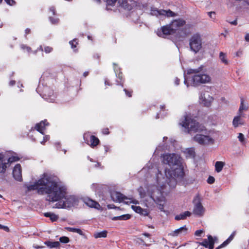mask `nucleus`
<instances>
[{
	"mask_svg": "<svg viewBox=\"0 0 249 249\" xmlns=\"http://www.w3.org/2000/svg\"><path fill=\"white\" fill-rule=\"evenodd\" d=\"M27 191L37 190L39 195H46V200L54 202L59 200L65 192L64 189L58 184V178L52 175L44 173L34 184L27 186Z\"/></svg>",
	"mask_w": 249,
	"mask_h": 249,
	"instance_id": "f257e3e1",
	"label": "nucleus"
},
{
	"mask_svg": "<svg viewBox=\"0 0 249 249\" xmlns=\"http://www.w3.org/2000/svg\"><path fill=\"white\" fill-rule=\"evenodd\" d=\"M184 128V131L193 134L196 133L193 140L203 145L213 144L214 140L209 135V131L206 127L192 119L190 116H185L179 123Z\"/></svg>",
	"mask_w": 249,
	"mask_h": 249,
	"instance_id": "f03ea898",
	"label": "nucleus"
},
{
	"mask_svg": "<svg viewBox=\"0 0 249 249\" xmlns=\"http://www.w3.org/2000/svg\"><path fill=\"white\" fill-rule=\"evenodd\" d=\"M177 167L172 170H165V175L166 178L162 177V175L158 169V173L157 174L156 178L158 182L162 183L161 187L162 188L165 183H167L170 187L174 188L177 184L176 178H182L184 176L183 168L180 166V164Z\"/></svg>",
	"mask_w": 249,
	"mask_h": 249,
	"instance_id": "7ed1b4c3",
	"label": "nucleus"
},
{
	"mask_svg": "<svg viewBox=\"0 0 249 249\" xmlns=\"http://www.w3.org/2000/svg\"><path fill=\"white\" fill-rule=\"evenodd\" d=\"M158 186H152L148 189V195L150 196V198L159 206V208L161 211H163V207L165 204V198L163 196L161 190L163 189L166 185L162 188L161 185L162 183L159 184L157 180Z\"/></svg>",
	"mask_w": 249,
	"mask_h": 249,
	"instance_id": "20e7f679",
	"label": "nucleus"
},
{
	"mask_svg": "<svg viewBox=\"0 0 249 249\" xmlns=\"http://www.w3.org/2000/svg\"><path fill=\"white\" fill-rule=\"evenodd\" d=\"M58 184L59 186L62 187L64 189V194L61 198L59 200L54 201V202H58L55 205L56 208H70L73 206L77 203V199L74 196H68L67 195V189L64 186L60 184L59 179H58Z\"/></svg>",
	"mask_w": 249,
	"mask_h": 249,
	"instance_id": "39448f33",
	"label": "nucleus"
},
{
	"mask_svg": "<svg viewBox=\"0 0 249 249\" xmlns=\"http://www.w3.org/2000/svg\"><path fill=\"white\" fill-rule=\"evenodd\" d=\"M201 70V68H199L195 69H190L187 70V74H195L192 78L193 85L195 86L200 84L208 83L210 82L211 80V78L209 75L206 74H198Z\"/></svg>",
	"mask_w": 249,
	"mask_h": 249,
	"instance_id": "423d86ee",
	"label": "nucleus"
},
{
	"mask_svg": "<svg viewBox=\"0 0 249 249\" xmlns=\"http://www.w3.org/2000/svg\"><path fill=\"white\" fill-rule=\"evenodd\" d=\"M189 46L192 51L196 53L202 48V39L200 35L195 34L189 39Z\"/></svg>",
	"mask_w": 249,
	"mask_h": 249,
	"instance_id": "0eeeda50",
	"label": "nucleus"
},
{
	"mask_svg": "<svg viewBox=\"0 0 249 249\" xmlns=\"http://www.w3.org/2000/svg\"><path fill=\"white\" fill-rule=\"evenodd\" d=\"M162 162L169 166H178L180 164V157L176 154H165L162 156Z\"/></svg>",
	"mask_w": 249,
	"mask_h": 249,
	"instance_id": "6e6552de",
	"label": "nucleus"
},
{
	"mask_svg": "<svg viewBox=\"0 0 249 249\" xmlns=\"http://www.w3.org/2000/svg\"><path fill=\"white\" fill-rule=\"evenodd\" d=\"M111 197L114 202H121L124 201L126 203H133L135 204H139L137 200H131L130 199L127 198L122 194L118 192H113L111 193Z\"/></svg>",
	"mask_w": 249,
	"mask_h": 249,
	"instance_id": "1a4fd4ad",
	"label": "nucleus"
},
{
	"mask_svg": "<svg viewBox=\"0 0 249 249\" xmlns=\"http://www.w3.org/2000/svg\"><path fill=\"white\" fill-rule=\"evenodd\" d=\"M193 202L194 204L193 213L196 215L201 216L204 212V209L201 204L199 196H196L195 197Z\"/></svg>",
	"mask_w": 249,
	"mask_h": 249,
	"instance_id": "9d476101",
	"label": "nucleus"
},
{
	"mask_svg": "<svg viewBox=\"0 0 249 249\" xmlns=\"http://www.w3.org/2000/svg\"><path fill=\"white\" fill-rule=\"evenodd\" d=\"M199 99L200 103L206 107H209L213 101V98L207 91L201 92Z\"/></svg>",
	"mask_w": 249,
	"mask_h": 249,
	"instance_id": "9b49d317",
	"label": "nucleus"
},
{
	"mask_svg": "<svg viewBox=\"0 0 249 249\" xmlns=\"http://www.w3.org/2000/svg\"><path fill=\"white\" fill-rule=\"evenodd\" d=\"M161 30V32H158L157 35L158 36L163 37H164V36L171 35L174 33L175 32L170 24L169 25L162 27Z\"/></svg>",
	"mask_w": 249,
	"mask_h": 249,
	"instance_id": "f8f14e48",
	"label": "nucleus"
},
{
	"mask_svg": "<svg viewBox=\"0 0 249 249\" xmlns=\"http://www.w3.org/2000/svg\"><path fill=\"white\" fill-rule=\"evenodd\" d=\"M8 166H9L5 155L3 153H0V173H4Z\"/></svg>",
	"mask_w": 249,
	"mask_h": 249,
	"instance_id": "ddd939ff",
	"label": "nucleus"
},
{
	"mask_svg": "<svg viewBox=\"0 0 249 249\" xmlns=\"http://www.w3.org/2000/svg\"><path fill=\"white\" fill-rule=\"evenodd\" d=\"M13 176L17 180L19 181L22 180L21 167L19 164H17L15 166L13 171Z\"/></svg>",
	"mask_w": 249,
	"mask_h": 249,
	"instance_id": "4468645a",
	"label": "nucleus"
},
{
	"mask_svg": "<svg viewBox=\"0 0 249 249\" xmlns=\"http://www.w3.org/2000/svg\"><path fill=\"white\" fill-rule=\"evenodd\" d=\"M185 23L186 22L184 20L181 18H179L178 19L174 20L170 24V25L175 32L179 28L184 25Z\"/></svg>",
	"mask_w": 249,
	"mask_h": 249,
	"instance_id": "2eb2a0df",
	"label": "nucleus"
},
{
	"mask_svg": "<svg viewBox=\"0 0 249 249\" xmlns=\"http://www.w3.org/2000/svg\"><path fill=\"white\" fill-rule=\"evenodd\" d=\"M85 203L88 206L94 208L97 210H100L101 209V206L100 204L96 201H95L91 199L87 198L85 199L84 200Z\"/></svg>",
	"mask_w": 249,
	"mask_h": 249,
	"instance_id": "dca6fc26",
	"label": "nucleus"
},
{
	"mask_svg": "<svg viewBox=\"0 0 249 249\" xmlns=\"http://www.w3.org/2000/svg\"><path fill=\"white\" fill-rule=\"evenodd\" d=\"M131 208L137 213H140L143 215H147L149 213L147 209H143L140 206L132 205Z\"/></svg>",
	"mask_w": 249,
	"mask_h": 249,
	"instance_id": "f3484780",
	"label": "nucleus"
},
{
	"mask_svg": "<svg viewBox=\"0 0 249 249\" xmlns=\"http://www.w3.org/2000/svg\"><path fill=\"white\" fill-rule=\"evenodd\" d=\"M48 124V123H46V121H42L36 125L35 128L40 133L44 134V130L45 129V126Z\"/></svg>",
	"mask_w": 249,
	"mask_h": 249,
	"instance_id": "a211bd4d",
	"label": "nucleus"
},
{
	"mask_svg": "<svg viewBox=\"0 0 249 249\" xmlns=\"http://www.w3.org/2000/svg\"><path fill=\"white\" fill-rule=\"evenodd\" d=\"M120 6L127 10H131L132 6L128 3L127 0H117Z\"/></svg>",
	"mask_w": 249,
	"mask_h": 249,
	"instance_id": "6ab92c4d",
	"label": "nucleus"
},
{
	"mask_svg": "<svg viewBox=\"0 0 249 249\" xmlns=\"http://www.w3.org/2000/svg\"><path fill=\"white\" fill-rule=\"evenodd\" d=\"M187 229L186 226L180 227V228L175 230L173 232L170 233V235L173 236H177L178 234L182 233H185L187 232Z\"/></svg>",
	"mask_w": 249,
	"mask_h": 249,
	"instance_id": "aec40b11",
	"label": "nucleus"
},
{
	"mask_svg": "<svg viewBox=\"0 0 249 249\" xmlns=\"http://www.w3.org/2000/svg\"><path fill=\"white\" fill-rule=\"evenodd\" d=\"M186 157L188 158H193L195 157V151L193 148L186 149L184 151Z\"/></svg>",
	"mask_w": 249,
	"mask_h": 249,
	"instance_id": "412c9836",
	"label": "nucleus"
},
{
	"mask_svg": "<svg viewBox=\"0 0 249 249\" xmlns=\"http://www.w3.org/2000/svg\"><path fill=\"white\" fill-rule=\"evenodd\" d=\"M244 124L243 120L241 119L240 115L235 116L232 121V124L234 127H237L239 124L242 125Z\"/></svg>",
	"mask_w": 249,
	"mask_h": 249,
	"instance_id": "4be33fe9",
	"label": "nucleus"
},
{
	"mask_svg": "<svg viewBox=\"0 0 249 249\" xmlns=\"http://www.w3.org/2000/svg\"><path fill=\"white\" fill-rule=\"evenodd\" d=\"M161 15L166 16L167 17H174L177 16V14L173 12L170 10H161Z\"/></svg>",
	"mask_w": 249,
	"mask_h": 249,
	"instance_id": "5701e85b",
	"label": "nucleus"
},
{
	"mask_svg": "<svg viewBox=\"0 0 249 249\" xmlns=\"http://www.w3.org/2000/svg\"><path fill=\"white\" fill-rule=\"evenodd\" d=\"M234 235L235 232H233L225 241H224L221 245L217 247L216 249H219L226 246L233 239Z\"/></svg>",
	"mask_w": 249,
	"mask_h": 249,
	"instance_id": "b1692460",
	"label": "nucleus"
},
{
	"mask_svg": "<svg viewBox=\"0 0 249 249\" xmlns=\"http://www.w3.org/2000/svg\"><path fill=\"white\" fill-rule=\"evenodd\" d=\"M191 214V213L189 211H186L183 213H180L175 216V219L177 220H179L181 219H185L187 216H189Z\"/></svg>",
	"mask_w": 249,
	"mask_h": 249,
	"instance_id": "393cba45",
	"label": "nucleus"
},
{
	"mask_svg": "<svg viewBox=\"0 0 249 249\" xmlns=\"http://www.w3.org/2000/svg\"><path fill=\"white\" fill-rule=\"evenodd\" d=\"M131 217V215L129 214H123L118 216H114L112 218L113 220H126Z\"/></svg>",
	"mask_w": 249,
	"mask_h": 249,
	"instance_id": "a878e982",
	"label": "nucleus"
},
{
	"mask_svg": "<svg viewBox=\"0 0 249 249\" xmlns=\"http://www.w3.org/2000/svg\"><path fill=\"white\" fill-rule=\"evenodd\" d=\"M45 244L50 248H58L60 246V243L58 241L51 242L46 241Z\"/></svg>",
	"mask_w": 249,
	"mask_h": 249,
	"instance_id": "bb28decb",
	"label": "nucleus"
},
{
	"mask_svg": "<svg viewBox=\"0 0 249 249\" xmlns=\"http://www.w3.org/2000/svg\"><path fill=\"white\" fill-rule=\"evenodd\" d=\"M224 165H225V163L224 162L216 161L215 163V171L217 173L220 172L222 171Z\"/></svg>",
	"mask_w": 249,
	"mask_h": 249,
	"instance_id": "cd10ccee",
	"label": "nucleus"
},
{
	"mask_svg": "<svg viewBox=\"0 0 249 249\" xmlns=\"http://www.w3.org/2000/svg\"><path fill=\"white\" fill-rule=\"evenodd\" d=\"M219 59L221 62L225 65H228L229 64V61L227 58L226 54L222 52L219 53Z\"/></svg>",
	"mask_w": 249,
	"mask_h": 249,
	"instance_id": "c85d7f7f",
	"label": "nucleus"
},
{
	"mask_svg": "<svg viewBox=\"0 0 249 249\" xmlns=\"http://www.w3.org/2000/svg\"><path fill=\"white\" fill-rule=\"evenodd\" d=\"M44 215L45 217H49L52 221H55L58 218V215L52 213H44Z\"/></svg>",
	"mask_w": 249,
	"mask_h": 249,
	"instance_id": "c756f323",
	"label": "nucleus"
},
{
	"mask_svg": "<svg viewBox=\"0 0 249 249\" xmlns=\"http://www.w3.org/2000/svg\"><path fill=\"white\" fill-rule=\"evenodd\" d=\"M90 141L91 142L90 146L91 147H94L96 146L99 142V139L93 135L90 136Z\"/></svg>",
	"mask_w": 249,
	"mask_h": 249,
	"instance_id": "7c9ffc66",
	"label": "nucleus"
},
{
	"mask_svg": "<svg viewBox=\"0 0 249 249\" xmlns=\"http://www.w3.org/2000/svg\"><path fill=\"white\" fill-rule=\"evenodd\" d=\"M66 229L69 231L76 232L80 235H83V231L80 229H77L72 227H66Z\"/></svg>",
	"mask_w": 249,
	"mask_h": 249,
	"instance_id": "2f4dec72",
	"label": "nucleus"
},
{
	"mask_svg": "<svg viewBox=\"0 0 249 249\" xmlns=\"http://www.w3.org/2000/svg\"><path fill=\"white\" fill-rule=\"evenodd\" d=\"M107 235V231H103L101 232L95 233L94 234V236L95 238H105L106 237Z\"/></svg>",
	"mask_w": 249,
	"mask_h": 249,
	"instance_id": "473e14b6",
	"label": "nucleus"
},
{
	"mask_svg": "<svg viewBox=\"0 0 249 249\" xmlns=\"http://www.w3.org/2000/svg\"><path fill=\"white\" fill-rule=\"evenodd\" d=\"M208 238L209 240V245H208V248L209 249H213V247H214V239H213V237L210 235L208 236Z\"/></svg>",
	"mask_w": 249,
	"mask_h": 249,
	"instance_id": "72a5a7b5",
	"label": "nucleus"
},
{
	"mask_svg": "<svg viewBox=\"0 0 249 249\" xmlns=\"http://www.w3.org/2000/svg\"><path fill=\"white\" fill-rule=\"evenodd\" d=\"M161 10H158L156 8H151L150 14L153 16H158L159 15H161Z\"/></svg>",
	"mask_w": 249,
	"mask_h": 249,
	"instance_id": "f704fd0d",
	"label": "nucleus"
},
{
	"mask_svg": "<svg viewBox=\"0 0 249 249\" xmlns=\"http://www.w3.org/2000/svg\"><path fill=\"white\" fill-rule=\"evenodd\" d=\"M19 160V158L16 156H12L11 157H9L8 158H6L8 164V166H9V164L18 161Z\"/></svg>",
	"mask_w": 249,
	"mask_h": 249,
	"instance_id": "c9c22d12",
	"label": "nucleus"
},
{
	"mask_svg": "<svg viewBox=\"0 0 249 249\" xmlns=\"http://www.w3.org/2000/svg\"><path fill=\"white\" fill-rule=\"evenodd\" d=\"M97 2H100V0H94ZM107 4L111 6H113L115 5V3L117 2V0H105Z\"/></svg>",
	"mask_w": 249,
	"mask_h": 249,
	"instance_id": "e433bc0d",
	"label": "nucleus"
},
{
	"mask_svg": "<svg viewBox=\"0 0 249 249\" xmlns=\"http://www.w3.org/2000/svg\"><path fill=\"white\" fill-rule=\"evenodd\" d=\"M238 138L239 139V141L242 144H245L246 143L245 138L244 137V135L242 133H239L238 134Z\"/></svg>",
	"mask_w": 249,
	"mask_h": 249,
	"instance_id": "4c0bfd02",
	"label": "nucleus"
},
{
	"mask_svg": "<svg viewBox=\"0 0 249 249\" xmlns=\"http://www.w3.org/2000/svg\"><path fill=\"white\" fill-rule=\"evenodd\" d=\"M247 107L244 105V101L243 99L241 100V104H240V107H239V112L240 113H241V112H242L243 110H246L247 109Z\"/></svg>",
	"mask_w": 249,
	"mask_h": 249,
	"instance_id": "58836bf2",
	"label": "nucleus"
},
{
	"mask_svg": "<svg viewBox=\"0 0 249 249\" xmlns=\"http://www.w3.org/2000/svg\"><path fill=\"white\" fill-rule=\"evenodd\" d=\"M59 241L61 243H67L70 241L69 238L66 236H63L59 238Z\"/></svg>",
	"mask_w": 249,
	"mask_h": 249,
	"instance_id": "ea45409f",
	"label": "nucleus"
},
{
	"mask_svg": "<svg viewBox=\"0 0 249 249\" xmlns=\"http://www.w3.org/2000/svg\"><path fill=\"white\" fill-rule=\"evenodd\" d=\"M199 244L205 248H208L209 245V240L204 239L202 242L199 243Z\"/></svg>",
	"mask_w": 249,
	"mask_h": 249,
	"instance_id": "a19ab883",
	"label": "nucleus"
},
{
	"mask_svg": "<svg viewBox=\"0 0 249 249\" xmlns=\"http://www.w3.org/2000/svg\"><path fill=\"white\" fill-rule=\"evenodd\" d=\"M53 51V48L49 46H46L44 48V52L48 53H51Z\"/></svg>",
	"mask_w": 249,
	"mask_h": 249,
	"instance_id": "79ce46f5",
	"label": "nucleus"
},
{
	"mask_svg": "<svg viewBox=\"0 0 249 249\" xmlns=\"http://www.w3.org/2000/svg\"><path fill=\"white\" fill-rule=\"evenodd\" d=\"M21 48L23 50H26L28 52H30L31 50V48L30 47L27 46L26 45H21Z\"/></svg>",
	"mask_w": 249,
	"mask_h": 249,
	"instance_id": "37998d69",
	"label": "nucleus"
},
{
	"mask_svg": "<svg viewBox=\"0 0 249 249\" xmlns=\"http://www.w3.org/2000/svg\"><path fill=\"white\" fill-rule=\"evenodd\" d=\"M138 191L139 192V194H140V196L141 198H143L145 196V193L143 191V189L142 187L138 189Z\"/></svg>",
	"mask_w": 249,
	"mask_h": 249,
	"instance_id": "c03bdc74",
	"label": "nucleus"
},
{
	"mask_svg": "<svg viewBox=\"0 0 249 249\" xmlns=\"http://www.w3.org/2000/svg\"><path fill=\"white\" fill-rule=\"evenodd\" d=\"M214 180L215 179L213 177L210 176L208 178L207 182L209 184H213V183H214Z\"/></svg>",
	"mask_w": 249,
	"mask_h": 249,
	"instance_id": "a18cd8bd",
	"label": "nucleus"
},
{
	"mask_svg": "<svg viewBox=\"0 0 249 249\" xmlns=\"http://www.w3.org/2000/svg\"><path fill=\"white\" fill-rule=\"evenodd\" d=\"M50 20L53 24H56L58 22V19L55 18L50 17Z\"/></svg>",
	"mask_w": 249,
	"mask_h": 249,
	"instance_id": "49530a36",
	"label": "nucleus"
},
{
	"mask_svg": "<svg viewBox=\"0 0 249 249\" xmlns=\"http://www.w3.org/2000/svg\"><path fill=\"white\" fill-rule=\"evenodd\" d=\"M203 230H197L196 231L195 234V235L197 236H201V234L203 233Z\"/></svg>",
	"mask_w": 249,
	"mask_h": 249,
	"instance_id": "de8ad7c7",
	"label": "nucleus"
},
{
	"mask_svg": "<svg viewBox=\"0 0 249 249\" xmlns=\"http://www.w3.org/2000/svg\"><path fill=\"white\" fill-rule=\"evenodd\" d=\"M2 0H0V3L2 1ZM6 3L10 5H13L15 3V1L13 0H5Z\"/></svg>",
	"mask_w": 249,
	"mask_h": 249,
	"instance_id": "09e8293b",
	"label": "nucleus"
},
{
	"mask_svg": "<svg viewBox=\"0 0 249 249\" xmlns=\"http://www.w3.org/2000/svg\"><path fill=\"white\" fill-rule=\"evenodd\" d=\"M0 229H3L6 231H9L8 227H7V226H3L1 224H0Z\"/></svg>",
	"mask_w": 249,
	"mask_h": 249,
	"instance_id": "8fccbe9b",
	"label": "nucleus"
},
{
	"mask_svg": "<svg viewBox=\"0 0 249 249\" xmlns=\"http://www.w3.org/2000/svg\"><path fill=\"white\" fill-rule=\"evenodd\" d=\"M49 139V136H48V135H46L43 138V141H42V142H41V143L42 144H44V142L47 141V140H48Z\"/></svg>",
	"mask_w": 249,
	"mask_h": 249,
	"instance_id": "3c124183",
	"label": "nucleus"
},
{
	"mask_svg": "<svg viewBox=\"0 0 249 249\" xmlns=\"http://www.w3.org/2000/svg\"><path fill=\"white\" fill-rule=\"evenodd\" d=\"M103 133L104 134H108L109 132V130L108 128H105L103 130Z\"/></svg>",
	"mask_w": 249,
	"mask_h": 249,
	"instance_id": "603ef678",
	"label": "nucleus"
},
{
	"mask_svg": "<svg viewBox=\"0 0 249 249\" xmlns=\"http://www.w3.org/2000/svg\"><path fill=\"white\" fill-rule=\"evenodd\" d=\"M242 51L239 50L236 52V55L237 56H240L242 54Z\"/></svg>",
	"mask_w": 249,
	"mask_h": 249,
	"instance_id": "864d4df0",
	"label": "nucleus"
},
{
	"mask_svg": "<svg viewBox=\"0 0 249 249\" xmlns=\"http://www.w3.org/2000/svg\"><path fill=\"white\" fill-rule=\"evenodd\" d=\"M124 91H125V94L128 96V97H131V93L127 91L126 89H124Z\"/></svg>",
	"mask_w": 249,
	"mask_h": 249,
	"instance_id": "5fc2aeb1",
	"label": "nucleus"
},
{
	"mask_svg": "<svg viewBox=\"0 0 249 249\" xmlns=\"http://www.w3.org/2000/svg\"><path fill=\"white\" fill-rule=\"evenodd\" d=\"M75 41V40L70 41V44L71 45L72 48L76 47V45H74L73 42Z\"/></svg>",
	"mask_w": 249,
	"mask_h": 249,
	"instance_id": "6e6d98bb",
	"label": "nucleus"
},
{
	"mask_svg": "<svg viewBox=\"0 0 249 249\" xmlns=\"http://www.w3.org/2000/svg\"><path fill=\"white\" fill-rule=\"evenodd\" d=\"M208 13V15H209V17L211 18H213V16H212V15H214L215 14V13L214 12H209Z\"/></svg>",
	"mask_w": 249,
	"mask_h": 249,
	"instance_id": "4d7b16f0",
	"label": "nucleus"
},
{
	"mask_svg": "<svg viewBox=\"0 0 249 249\" xmlns=\"http://www.w3.org/2000/svg\"><path fill=\"white\" fill-rule=\"evenodd\" d=\"M245 39L246 41L249 42V33L246 35Z\"/></svg>",
	"mask_w": 249,
	"mask_h": 249,
	"instance_id": "13d9d810",
	"label": "nucleus"
},
{
	"mask_svg": "<svg viewBox=\"0 0 249 249\" xmlns=\"http://www.w3.org/2000/svg\"><path fill=\"white\" fill-rule=\"evenodd\" d=\"M230 23L232 25H236L237 24V19H236L235 20L232 21L230 22Z\"/></svg>",
	"mask_w": 249,
	"mask_h": 249,
	"instance_id": "bf43d9fd",
	"label": "nucleus"
},
{
	"mask_svg": "<svg viewBox=\"0 0 249 249\" xmlns=\"http://www.w3.org/2000/svg\"><path fill=\"white\" fill-rule=\"evenodd\" d=\"M50 10L52 12L53 15L55 14V9L54 7H51L50 8Z\"/></svg>",
	"mask_w": 249,
	"mask_h": 249,
	"instance_id": "052dcab7",
	"label": "nucleus"
},
{
	"mask_svg": "<svg viewBox=\"0 0 249 249\" xmlns=\"http://www.w3.org/2000/svg\"><path fill=\"white\" fill-rule=\"evenodd\" d=\"M179 79H178V78H176V80H175L176 85H178L179 84Z\"/></svg>",
	"mask_w": 249,
	"mask_h": 249,
	"instance_id": "680f3d73",
	"label": "nucleus"
},
{
	"mask_svg": "<svg viewBox=\"0 0 249 249\" xmlns=\"http://www.w3.org/2000/svg\"><path fill=\"white\" fill-rule=\"evenodd\" d=\"M30 33V29H26L25 30V33L26 34H29Z\"/></svg>",
	"mask_w": 249,
	"mask_h": 249,
	"instance_id": "e2e57ef3",
	"label": "nucleus"
},
{
	"mask_svg": "<svg viewBox=\"0 0 249 249\" xmlns=\"http://www.w3.org/2000/svg\"><path fill=\"white\" fill-rule=\"evenodd\" d=\"M9 84H10V85L13 86V85L15 84V81H11L10 82Z\"/></svg>",
	"mask_w": 249,
	"mask_h": 249,
	"instance_id": "0e129e2a",
	"label": "nucleus"
},
{
	"mask_svg": "<svg viewBox=\"0 0 249 249\" xmlns=\"http://www.w3.org/2000/svg\"><path fill=\"white\" fill-rule=\"evenodd\" d=\"M143 235L147 237H149L150 235V234L148 233H143Z\"/></svg>",
	"mask_w": 249,
	"mask_h": 249,
	"instance_id": "69168bd1",
	"label": "nucleus"
},
{
	"mask_svg": "<svg viewBox=\"0 0 249 249\" xmlns=\"http://www.w3.org/2000/svg\"><path fill=\"white\" fill-rule=\"evenodd\" d=\"M88 75V72H85L83 73V75L84 77H86Z\"/></svg>",
	"mask_w": 249,
	"mask_h": 249,
	"instance_id": "338daca9",
	"label": "nucleus"
},
{
	"mask_svg": "<svg viewBox=\"0 0 249 249\" xmlns=\"http://www.w3.org/2000/svg\"><path fill=\"white\" fill-rule=\"evenodd\" d=\"M245 2H246L248 5H249V0H245Z\"/></svg>",
	"mask_w": 249,
	"mask_h": 249,
	"instance_id": "774afa93",
	"label": "nucleus"
}]
</instances>
